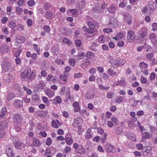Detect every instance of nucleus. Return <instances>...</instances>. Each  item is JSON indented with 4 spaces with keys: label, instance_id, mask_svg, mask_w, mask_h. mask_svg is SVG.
<instances>
[{
    "label": "nucleus",
    "instance_id": "4be33fe9",
    "mask_svg": "<svg viewBox=\"0 0 157 157\" xmlns=\"http://www.w3.org/2000/svg\"><path fill=\"white\" fill-rule=\"evenodd\" d=\"M53 13L50 11H48L45 13V17L47 19H51Z\"/></svg>",
    "mask_w": 157,
    "mask_h": 157
},
{
    "label": "nucleus",
    "instance_id": "338daca9",
    "mask_svg": "<svg viewBox=\"0 0 157 157\" xmlns=\"http://www.w3.org/2000/svg\"><path fill=\"white\" fill-rule=\"evenodd\" d=\"M148 9L146 7H145L142 8V12L144 14L146 13L148 11Z\"/></svg>",
    "mask_w": 157,
    "mask_h": 157
},
{
    "label": "nucleus",
    "instance_id": "a19ab883",
    "mask_svg": "<svg viewBox=\"0 0 157 157\" xmlns=\"http://www.w3.org/2000/svg\"><path fill=\"white\" fill-rule=\"evenodd\" d=\"M142 136L144 138L147 139L149 138L150 136L148 133L145 132L142 133Z\"/></svg>",
    "mask_w": 157,
    "mask_h": 157
},
{
    "label": "nucleus",
    "instance_id": "69168bd1",
    "mask_svg": "<svg viewBox=\"0 0 157 157\" xmlns=\"http://www.w3.org/2000/svg\"><path fill=\"white\" fill-rule=\"evenodd\" d=\"M55 100L58 103H60L62 101L61 99L59 96H57L55 98Z\"/></svg>",
    "mask_w": 157,
    "mask_h": 157
},
{
    "label": "nucleus",
    "instance_id": "bb28decb",
    "mask_svg": "<svg viewBox=\"0 0 157 157\" xmlns=\"http://www.w3.org/2000/svg\"><path fill=\"white\" fill-rule=\"evenodd\" d=\"M13 144L15 147L17 149H19L22 144L21 142L18 141L14 142Z\"/></svg>",
    "mask_w": 157,
    "mask_h": 157
},
{
    "label": "nucleus",
    "instance_id": "bf43d9fd",
    "mask_svg": "<svg viewBox=\"0 0 157 157\" xmlns=\"http://www.w3.org/2000/svg\"><path fill=\"white\" fill-rule=\"evenodd\" d=\"M82 74L80 73H77L75 74L74 75V77L75 78H78L82 77Z\"/></svg>",
    "mask_w": 157,
    "mask_h": 157
},
{
    "label": "nucleus",
    "instance_id": "f03ea898",
    "mask_svg": "<svg viewBox=\"0 0 157 157\" xmlns=\"http://www.w3.org/2000/svg\"><path fill=\"white\" fill-rule=\"evenodd\" d=\"M136 36L133 30H129L127 33V36L126 41L128 42H132L134 41Z\"/></svg>",
    "mask_w": 157,
    "mask_h": 157
},
{
    "label": "nucleus",
    "instance_id": "e2e57ef3",
    "mask_svg": "<svg viewBox=\"0 0 157 157\" xmlns=\"http://www.w3.org/2000/svg\"><path fill=\"white\" fill-rule=\"evenodd\" d=\"M75 44L77 46L79 47L81 45V42L80 40H77L75 41Z\"/></svg>",
    "mask_w": 157,
    "mask_h": 157
},
{
    "label": "nucleus",
    "instance_id": "0e129e2a",
    "mask_svg": "<svg viewBox=\"0 0 157 157\" xmlns=\"http://www.w3.org/2000/svg\"><path fill=\"white\" fill-rule=\"evenodd\" d=\"M152 26L153 28L152 29V30L153 31H154L157 29V23H153Z\"/></svg>",
    "mask_w": 157,
    "mask_h": 157
},
{
    "label": "nucleus",
    "instance_id": "f8f14e48",
    "mask_svg": "<svg viewBox=\"0 0 157 157\" xmlns=\"http://www.w3.org/2000/svg\"><path fill=\"white\" fill-rule=\"evenodd\" d=\"M109 25L114 27H116L117 25L116 19L114 17H112L110 20Z\"/></svg>",
    "mask_w": 157,
    "mask_h": 157
},
{
    "label": "nucleus",
    "instance_id": "9b49d317",
    "mask_svg": "<svg viewBox=\"0 0 157 157\" xmlns=\"http://www.w3.org/2000/svg\"><path fill=\"white\" fill-rule=\"evenodd\" d=\"M13 119L14 121L17 122H21L22 120V118L21 115L18 114L14 115L13 117Z\"/></svg>",
    "mask_w": 157,
    "mask_h": 157
},
{
    "label": "nucleus",
    "instance_id": "aec40b11",
    "mask_svg": "<svg viewBox=\"0 0 157 157\" xmlns=\"http://www.w3.org/2000/svg\"><path fill=\"white\" fill-rule=\"evenodd\" d=\"M116 85L117 86L120 85L124 87L126 85V83L124 80H121L116 82Z\"/></svg>",
    "mask_w": 157,
    "mask_h": 157
},
{
    "label": "nucleus",
    "instance_id": "c756f323",
    "mask_svg": "<svg viewBox=\"0 0 157 157\" xmlns=\"http://www.w3.org/2000/svg\"><path fill=\"white\" fill-rule=\"evenodd\" d=\"M16 13L18 15H21L22 13V8L19 6H17L16 8Z\"/></svg>",
    "mask_w": 157,
    "mask_h": 157
},
{
    "label": "nucleus",
    "instance_id": "2f4dec72",
    "mask_svg": "<svg viewBox=\"0 0 157 157\" xmlns=\"http://www.w3.org/2000/svg\"><path fill=\"white\" fill-rule=\"evenodd\" d=\"M8 25L12 29H14L16 26L15 23L13 21H11L9 22Z\"/></svg>",
    "mask_w": 157,
    "mask_h": 157
},
{
    "label": "nucleus",
    "instance_id": "412c9836",
    "mask_svg": "<svg viewBox=\"0 0 157 157\" xmlns=\"http://www.w3.org/2000/svg\"><path fill=\"white\" fill-rule=\"evenodd\" d=\"M90 63V61L87 59L84 60L83 63L81 64L82 66L86 67L89 66Z\"/></svg>",
    "mask_w": 157,
    "mask_h": 157
},
{
    "label": "nucleus",
    "instance_id": "7c9ffc66",
    "mask_svg": "<svg viewBox=\"0 0 157 157\" xmlns=\"http://www.w3.org/2000/svg\"><path fill=\"white\" fill-rule=\"evenodd\" d=\"M33 49L36 51L37 54L39 55L40 54V49L38 47L37 45L36 44H33Z\"/></svg>",
    "mask_w": 157,
    "mask_h": 157
},
{
    "label": "nucleus",
    "instance_id": "37998d69",
    "mask_svg": "<svg viewBox=\"0 0 157 157\" xmlns=\"http://www.w3.org/2000/svg\"><path fill=\"white\" fill-rule=\"evenodd\" d=\"M111 120L115 125H117L119 124L117 118L114 117H112L111 118Z\"/></svg>",
    "mask_w": 157,
    "mask_h": 157
},
{
    "label": "nucleus",
    "instance_id": "cd10ccee",
    "mask_svg": "<svg viewBox=\"0 0 157 157\" xmlns=\"http://www.w3.org/2000/svg\"><path fill=\"white\" fill-rule=\"evenodd\" d=\"M90 130L89 129L87 130L86 132L85 135L86 138L89 139L92 137V136L90 133Z\"/></svg>",
    "mask_w": 157,
    "mask_h": 157
},
{
    "label": "nucleus",
    "instance_id": "1a4fd4ad",
    "mask_svg": "<svg viewBox=\"0 0 157 157\" xmlns=\"http://www.w3.org/2000/svg\"><path fill=\"white\" fill-rule=\"evenodd\" d=\"M62 124V123L57 120H53L52 121V126L55 128H58L59 126H61Z\"/></svg>",
    "mask_w": 157,
    "mask_h": 157
},
{
    "label": "nucleus",
    "instance_id": "4d7b16f0",
    "mask_svg": "<svg viewBox=\"0 0 157 157\" xmlns=\"http://www.w3.org/2000/svg\"><path fill=\"white\" fill-rule=\"evenodd\" d=\"M70 12L73 15H75L77 13V10L75 9L68 10L67 12Z\"/></svg>",
    "mask_w": 157,
    "mask_h": 157
},
{
    "label": "nucleus",
    "instance_id": "a211bd4d",
    "mask_svg": "<svg viewBox=\"0 0 157 157\" xmlns=\"http://www.w3.org/2000/svg\"><path fill=\"white\" fill-rule=\"evenodd\" d=\"M116 9V6L114 5H112L109 7L107 8L108 11L111 13H113L115 11Z\"/></svg>",
    "mask_w": 157,
    "mask_h": 157
},
{
    "label": "nucleus",
    "instance_id": "c9c22d12",
    "mask_svg": "<svg viewBox=\"0 0 157 157\" xmlns=\"http://www.w3.org/2000/svg\"><path fill=\"white\" fill-rule=\"evenodd\" d=\"M86 57L90 59L92 58L94 56V54L91 52H88L86 54Z\"/></svg>",
    "mask_w": 157,
    "mask_h": 157
},
{
    "label": "nucleus",
    "instance_id": "2eb2a0df",
    "mask_svg": "<svg viewBox=\"0 0 157 157\" xmlns=\"http://www.w3.org/2000/svg\"><path fill=\"white\" fill-rule=\"evenodd\" d=\"M41 145L40 141L37 138H35L33 140L32 145L34 147H39Z\"/></svg>",
    "mask_w": 157,
    "mask_h": 157
},
{
    "label": "nucleus",
    "instance_id": "f704fd0d",
    "mask_svg": "<svg viewBox=\"0 0 157 157\" xmlns=\"http://www.w3.org/2000/svg\"><path fill=\"white\" fill-rule=\"evenodd\" d=\"M44 8L45 10H47L52 7L51 5L48 2H46L44 4Z\"/></svg>",
    "mask_w": 157,
    "mask_h": 157
},
{
    "label": "nucleus",
    "instance_id": "e433bc0d",
    "mask_svg": "<svg viewBox=\"0 0 157 157\" xmlns=\"http://www.w3.org/2000/svg\"><path fill=\"white\" fill-rule=\"evenodd\" d=\"M42 99L43 101L46 103L47 106L50 103L49 101H48V98L47 97L45 96H44L42 98Z\"/></svg>",
    "mask_w": 157,
    "mask_h": 157
},
{
    "label": "nucleus",
    "instance_id": "4c0bfd02",
    "mask_svg": "<svg viewBox=\"0 0 157 157\" xmlns=\"http://www.w3.org/2000/svg\"><path fill=\"white\" fill-rule=\"evenodd\" d=\"M147 59L151 61H152L154 59L153 53H149L147 55Z\"/></svg>",
    "mask_w": 157,
    "mask_h": 157
},
{
    "label": "nucleus",
    "instance_id": "8fccbe9b",
    "mask_svg": "<svg viewBox=\"0 0 157 157\" xmlns=\"http://www.w3.org/2000/svg\"><path fill=\"white\" fill-rule=\"evenodd\" d=\"M55 62L56 63L59 65H63L64 63V62L63 61L59 59H56L55 61Z\"/></svg>",
    "mask_w": 157,
    "mask_h": 157
},
{
    "label": "nucleus",
    "instance_id": "79ce46f5",
    "mask_svg": "<svg viewBox=\"0 0 157 157\" xmlns=\"http://www.w3.org/2000/svg\"><path fill=\"white\" fill-rule=\"evenodd\" d=\"M60 78L61 80L63 81H66L67 79V76L64 74L61 75L60 76Z\"/></svg>",
    "mask_w": 157,
    "mask_h": 157
},
{
    "label": "nucleus",
    "instance_id": "58836bf2",
    "mask_svg": "<svg viewBox=\"0 0 157 157\" xmlns=\"http://www.w3.org/2000/svg\"><path fill=\"white\" fill-rule=\"evenodd\" d=\"M44 82L42 80L39 81V83L38 85V88H40L41 89H44Z\"/></svg>",
    "mask_w": 157,
    "mask_h": 157
},
{
    "label": "nucleus",
    "instance_id": "680f3d73",
    "mask_svg": "<svg viewBox=\"0 0 157 157\" xmlns=\"http://www.w3.org/2000/svg\"><path fill=\"white\" fill-rule=\"evenodd\" d=\"M155 77V73L153 72L151 73L150 76V79L151 80H153Z\"/></svg>",
    "mask_w": 157,
    "mask_h": 157
},
{
    "label": "nucleus",
    "instance_id": "393cba45",
    "mask_svg": "<svg viewBox=\"0 0 157 157\" xmlns=\"http://www.w3.org/2000/svg\"><path fill=\"white\" fill-rule=\"evenodd\" d=\"M116 133L118 135L121 134L123 132L122 128L120 127H116L115 129Z\"/></svg>",
    "mask_w": 157,
    "mask_h": 157
},
{
    "label": "nucleus",
    "instance_id": "b1692460",
    "mask_svg": "<svg viewBox=\"0 0 157 157\" xmlns=\"http://www.w3.org/2000/svg\"><path fill=\"white\" fill-rule=\"evenodd\" d=\"M108 74L111 76L117 75V72L115 71L114 72L113 71L111 68H109L108 70Z\"/></svg>",
    "mask_w": 157,
    "mask_h": 157
},
{
    "label": "nucleus",
    "instance_id": "a878e982",
    "mask_svg": "<svg viewBox=\"0 0 157 157\" xmlns=\"http://www.w3.org/2000/svg\"><path fill=\"white\" fill-rule=\"evenodd\" d=\"M65 141L67 145H71L73 143V140L71 138H67L65 139Z\"/></svg>",
    "mask_w": 157,
    "mask_h": 157
},
{
    "label": "nucleus",
    "instance_id": "6e6d98bb",
    "mask_svg": "<svg viewBox=\"0 0 157 157\" xmlns=\"http://www.w3.org/2000/svg\"><path fill=\"white\" fill-rule=\"evenodd\" d=\"M98 41L100 43H103L104 42V38L103 36H100L99 37Z\"/></svg>",
    "mask_w": 157,
    "mask_h": 157
},
{
    "label": "nucleus",
    "instance_id": "f257e3e1",
    "mask_svg": "<svg viewBox=\"0 0 157 157\" xmlns=\"http://www.w3.org/2000/svg\"><path fill=\"white\" fill-rule=\"evenodd\" d=\"M109 59H110V63L113 64L116 66H121L124 65L126 63V60L123 59H114L111 56H109Z\"/></svg>",
    "mask_w": 157,
    "mask_h": 157
},
{
    "label": "nucleus",
    "instance_id": "ddd939ff",
    "mask_svg": "<svg viewBox=\"0 0 157 157\" xmlns=\"http://www.w3.org/2000/svg\"><path fill=\"white\" fill-rule=\"evenodd\" d=\"M76 151L77 153L81 155H83L86 153L85 149L83 148V146L81 145L79 146L78 149Z\"/></svg>",
    "mask_w": 157,
    "mask_h": 157
},
{
    "label": "nucleus",
    "instance_id": "603ef678",
    "mask_svg": "<svg viewBox=\"0 0 157 157\" xmlns=\"http://www.w3.org/2000/svg\"><path fill=\"white\" fill-rule=\"evenodd\" d=\"M12 8L10 6H7L6 7V11L7 12V14L9 15H10V12L12 10Z\"/></svg>",
    "mask_w": 157,
    "mask_h": 157
},
{
    "label": "nucleus",
    "instance_id": "5701e85b",
    "mask_svg": "<svg viewBox=\"0 0 157 157\" xmlns=\"http://www.w3.org/2000/svg\"><path fill=\"white\" fill-rule=\"evenodd\" d=\"M95 96L94 94H90L89 92H87L86 95V98L88 99H92Z\"/></svg>",
    "mask_w": 157,
    "mask_h": 157
},
{
    "label": "nucleus",
    "instance_id": "864d4df0",
    "mask_svg": "<svg viewBox=\"0 0 157 157\" xmlns=\"http://www.w3.org/2000/svg\"><path fill=\"white\" fill-rule=\"evenodd\" d=\"M21 52V51L20 50H17L14 53L15 56L17 57L19 56Z\"/></svg>",
    "mask_w": 157,
    "mask_h": 157
},
{
    "label": "nucleus",
    "instance_id": "a18cd8bd",
    "mask_svg": "<svg viewBox=\"0 0 157 157\" xmlns=\"http://www.w3.org/2000/svg\"><path fill=\"white\" fill-rule=\"evenodd\" d=\"M44 30L46 32L49 33L50 32V28L49 26L46 25L43 28Z\"/></svg>",
    "mask_w": 157,
    "mask_h": 157
},
{
    "label": "nucleus",
    "instance_id": "49530a36",
    "mask_svg": "<svg viewBox=\"0 0 157 157\" xmlns=\"http://www.w3.org/2000/svg\"><path fill=\"white\" fill-rule=\"evenodd\" d=\"M123 98L122 97H120L117 98L116 100V102L117 103H120L123 101Z\"/></svg>",
    "mask_w": 157,
    "mask_h": 157
},
{
    "label": "nucleus",
    "instance_id": "72a5a7b5",
    "mask_svg": "<svg viewBox=\"0 0 157 157\" xmlns=\"http://www.w3.org/2000/svg\"><path fill=\"white\" fill-rule=\"evenodd\" d=\"M15 97V94L13 93H10L7 95V99L8 100H10Z\"/></svg>",
    "mask_w": 157,
    "mask_h": 157
},
{
    "label": "nucleus",
    "instance_id": "f3484780",
    "mask_svg": "<svg viewBox=\"0 0 157 157\" xmlns=\"http://www.w3.org/2000/svg\"><path fill=\"white\" fill-rule=\"evenodd\" d=\"M36 71L35 70H33L32 72L30 71L29 73V78L32 80H34L36 76Z\"/></svg>",
    "mask_w": 157,
    "mask_h": 157
},
{
    "label": "nucleus",
    "instance_id": "6ab92c4d",
    "mask_svg": "<svg viewBox=\"0 0 157 157\" xmlns=\"http://www.w3.org/2000/svg\"><path fill=\"white\" fill-rule=\"evenodd\" d=\"M8 122L7 120H5L0 121V128L3 129L5 127Z\"/></svg>",
    "mask_w": 157,
    "mask_h": 157
},
{
    "label": "nucleus",
    "instance_id": "7ed1b4c3",
    "mask_svg": "<svg viewBox=\"0 0 157 157\" xmlns=\"http://www.w3.org/2000/svg\"><path fill=\"white\" fill-rule=\"evenodd\" d=\"M82 122V120L80 117H77L74 120L73 124V126L74 127L77 128L78 130H80L81 128V126Z\"/></svg>",
    "mask_w": 157,
    "mask_h": 157
},
{
    "label": "nucleus",
    "instance_id": "de8ad7c7",
    "mask_svg": "<svg viewBox=\"0 0 157 157\" xmlns=\"http://www.w3.org/2000/svg\"><path fill=\"white\" fill-rule=\"evenodd\" d=\"M140 81L141 83L143 84H146L147 82V78L145 77H144L142 76L141 77Z\"/></svg>",
    "mask_w": 157,
    "mask_h": 157
},
{
    "label": "nucleus",
    "instance_id": "774afa93",
    "mask_svg": "<svg viewBox=\"0 0 157 157\" xmlns=\"http://www.w3.org/2000/svg\"><path fill=\"white\" fill-rule=\"evenodd\" d=\"M113 95L114 94L111 92H109L107 94V97L109 98H112Z\"/></svg>",
    "mask_w": 157,
    "mask_h": 157
},
{
    "label": "nucleus",
    "instance_id": "c85d7f7f",
    "mask_svg": "<svg viewBox=\"0 0 157 157\" xmlns=\"http://www.w3.org/2000/svg\"><path fill=\"white\" fill-rule=\"evenodd\" d=\"M93 11L95 13H101L102 11L100 8L97 6H95L93 9Z\"/></svg>",
    "mask_w": 157,
    "mask_h": 157
},
{
    "label": "nucleus",
    "instance_id": "4468645a",
    "mask_svg": "<svg viewBox=\"0 0 157 157\" xmlns=\"http://www.w3.org/2000/svg\"><path fill=\"white\" fill-rule=\"evenodd\" d=\"M12 149L10 147H7L6 149V154L9 157H13L14 155V154L13 152Z\"/></svg>",
    "mask_w": 157,
    "mask_h": 157
},
{
    "label": "nucleus",
    "instance_id": "ea45409f",
    "mask_svg": "<svg viewBox=\"0 0 157 157\" xmlns=\"http://www.w3.org/2000/svg\"><path fill=\"white\" fill-rule=\"evenodd\" d=\"M139 66L140 67L143 68H146L148 67V65L144 62H140L139 63Z\"/></svg>",
    "mask_w": 157,
    "mask_h": 157
},
{
    "label": "nucleus",
    "instance_id": "c03bdc74",
    "mask_svg": "<svg viewBox=\"0 0 157 157\" xmlns=\"http://www.w3.org/2000/svg\"><path fill=\"white\" fill-rule=\"evenodd\" d=\"M52 140L50 137H48L46 141V144L47 145L49 146L52 144Z\"/></svg>",
    "mask_w": 157,
    "mask_h": 157
},
{
    "label": "nucleus",
    "instance_id": "473e14b6",
    "mask_svg": "<svg viewBox=\"0 0 157 157\" xmlns=\"http://www.w3.org/2000/svg\"><path fill=\"white\" fill-rule=\"evenodd\" d=\"M128 138L130 140H131L134 141H135L136 140V136L133 133L130 134L129 135Z\"/></svg>",
    "mask_w": 157,
    "mask_h": 157
},
{
    "label": "nucleus",
    "instance_id": "3c124183",
    "mask_svg": "<svg viewBox=\"0 0 157 157\" xmlns=\"http://www.w3.org/2000/svg\"><path fill=\"white\" fill-rule=\"evenodd\" d=\"M71 147L68 146H66L65 147L63 151L66 153H68L71 151Z\"/></svg>",
    "mask_w": 157,
    "mask_h": 157
},
{
    "label": "nucleus",
    "instance_id": "20e7f679",
    "mask_svg": "<svg viewBox=\"0 0 157 157\" xmlns=\"http://www.w3.org/2000/svg\"><path fill=\"white\" fill-rule=\"evenodd\" d=\"M31 71L30 69H26L23 71L21 72V78L23 80H25L27 78H29V73Z\"/></svg>",
    "mask_w": 157,
    "mask_h": 157
},
{
    "label": "nucleus",
    "instance_id": "5fc2aeb1",
    "mask_svg": "<svg viewBox=\"0 0 157 157\" xmlns=\"http://www.w3.org/2000/svg\"><path fill=\"white\" fill-rule=\"evenodd\" d=\"M88 25L89 26V28H93V29H94V28L95 27V25L92 21H89L88 23Z\"/></svg>",
    "mask_w": 157,
    "mask_h": 157
},
{
    "label": "nucleus",
    "instance_id": "09e8293b",
    "mask_svg": "<svg viewBox=\"0 0 157 157\" xmlns=\"http://www.w3.org/2000/svg\"><path fill=\"white\" fill-rule=\"evenodd\" d=\"M69 64L72 66H73L75 64V59H72L70 58L69 59Z\"/></svg>",
    "mask_w": 157,
    "mask_h": 157
},
{
    "label": "nucleus",
    "instance_id": "423d86ee",
    "mask_svg": "<svg viewBox=\"0 0 157 157\" xmlns=\"http://www.w3.org/2000/svg\"><path fill=\"white\" fill-rule=\"evenodd\" d=\"M124 18L126 22L128 24H130L132 22L131 16L127 13H124L123 14Z\"/></svg>",
    "mask_w": 157,
    "mask_h": 157
},
{
    "label": "nucleus",
    "instance_id": "6e6552de",
    "mask_svg": "<svg viewBox=\"0 0 157 157\" xmlns=\"http://www.w3.org/2000/svg\"><path fill=\"white\" fill-rule=\"evenodd\" d=\"M23 103L22 101L19 100H15L14 102V106L16 108H19L23 105Z\"/></svg>",
    "mask_w": 157,
    "mask_h": 157
},
{
    "label": "nucleus",
    "instance_id": "052dcab7",
    "mask_svg": "<svg viewBox=\"0 0 157 157\" xmlns=\"http://www.w3.org/2000/svg\"><path fill=\"white\" fill-rule=\"evenodd\" d=\"M27 4L29 6H31L34 5L35 4V2L33 0H31L28 1V2Z\"/></svg>",
    "mask_w": 157,
    "mask_h": 157
},
{
    "label": "nucleus",
    "instance_id": "39448f33",
    "mask_svg": "<svg viewBox=\"0 0 157 157\" xmlns=\"http://www.w3.org/2000/svg\"><path fill=\"white\" fill-rule=\"evenodd\" d=\"M149 37L155 46H157V35L154 33H152L149 35Z\"/></svg>",
    "mask_w": 157,
    "mask_h": 157
},
{
    "label": "nucleus",
    "instance_id": "dca6fc26",
    "mask_svg": "<svg viewBox=\"0 0 157 157\" xmlns=\"http://www.w3.org/2000/svg\"><path fill=\"white\" fill-rule=\"evenodd\" d=\"M45 93L50 98L52 97L55 94V92L50 89L47 90Z\"/></svg>",
    "mask_w": 157,
    "mask_h": 157
},
{
    "label": "nucleus",
    "instance_id": "0eeeda50",
    "mask_svg": "<svg viewBox=\"0 0 157 157\" xmlns=\"http://www.w3.org/2000/svg\"><path fill=\"white\" fill-rule=\"evenodd\" d=\"M147 30L146 29H141V32L139 35V37L141 39H144V38L147 35Z\"/></svg>",
    "mask_w": 157,
    "mask_h": 157
},
{
    "label": "nucleus",
    "instance_id": "13d9d810",
    "mask_svg": "<svg viewBox=\"0 0 157 157\" xmlns=\"http://www.w3.org/2000/svg\"><path fill=\"white\" fill-rule=\"evenodd\" d=\"M99 87L100 89L102 90H106L108 89L109 88V87L104 86L101 85H99Z\"/></svg>",
    "mask_w": 157,
    "mask_h": 157
},
{
    "label": "nucleus",
    "instance_id": "9d476101",
    "mask_svg": "<svg viewBox=\"0 0 157 157\" xmlns=\"http://www.w3.org/2000/svg\"><path fill=\"white\" fill-rule=\"evenodd\" d=\"M105 150L108 152L112 153L114 152L115 151V149L114 147L109 144H107L106 145Z\"/></svg>",
    "mask_w": 157,
    "mask_h": 157
}]
</instances>
